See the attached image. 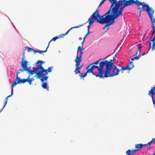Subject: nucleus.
Wrapping results in <instances>:
<instances>
[{
  "label": "nucleus",
  "mask_w": 155,
  "mask_h": 155,
  "mask_svg": "<svg viewBox=\"0 0 155 155\" xmlns=\"http://www.w3.org/2000/svg\"><path fill=\"white\" fill-rule=\"evenodd\" d=\"M108 56L105 57L104 59H106ZM93 66L94 68H97L98 70V73L96 72L95 75L100 78L112 77L118 75L120 72L119 69L114 65L113 59L109 61L105 60L99 63V66L95 65Z\"/></svg>",
  "instance_id": "obj_1"
},
{
  "label": "nucleus",
  "mask_w": 155,
  "mask_h": 155,
  "mask_svg": "<svg viewBox=\"0 0 155 155\" xmlns=\"http://www.w3.org/2000/svg\"><path fill=\"white\" fill-rule=\"evenodd\" d=\"M124 4L127 6L134 4L137 6L138 10H139V16L140 15L142 10L148 13L153 9L145 2H141L138 0H124Z\"/></svg>",
  "instance_id": "obj_2"
},
{
  "label": "nucleus",
  "mask_w": 155,
  "mask_h": 155,
  "mask_svg": "<svg viewBox=\"0 0 155 155\" xmlns=\"http://www.w3.org/2000/svg\"><path fill=\"white\" fill-rule=\"evenodd\" d=\"M110 11H108L104 15L101 16L99 14V16L97 20V22L101 24L107 23L104 25L103 29H104L106 27H108L110 25L113 24L114 22V20L117 18L114 17L112 13L110 12Z\"/></svg>",
  "instance_id": "obj_3"
},
{
  "label": "nucleus",
  "mask_w": 155,
  "mask_h": 155,
  "mask_svg": "<svg viewBox=\"0 0 155 155\" xmlns=\"http://www.w3.org/2000/svg\"><path fill=\"white\" fill-rule=\"evenodd\" d=\"M111 3V5L110 9L109 11H110V12L111 13L113 12H115L118 11L120 7L122 5L123 2L124 3V0H120L119 2L117 0H108Z\"/></svg>",
  "instance_id": "obj_4"
},
{
  "label": "nucleus",
  "mask_w": 155,
  "mask_h": 155,
  "mask_svg": "<svg viewBox=\"0 0 155 155\" xmlns=\"http://www.w3.org/2000/svg\"><path fill=\"white\" fill-rule=\"evenodd\" d=\"M45 62V61L40 60L38 61L37 62V64L40 63V64H39L38 68H40L41 72H39L38 74L40 76H41V77H44V76H47L48 74V73L51 72L52 71L51 69L52 67H49L47 70L44 69L42 67V64Z\"/></svg>",
  "instance_id": "obj_5"
},
{
  "label": "nucleus",
  "mask_w": 155,
  "mask_h": 155,
  "mask_svg": "<svg viewBox=\"0 0 155 155\" xmlns=\"http://www.w3.org/2000/svg\"><path fill=\"white\" fill-rule=\"evenodd\" d=\"M99 9H97L95 12L91 15L90 17L88 19V22L89 25L87 26V32L90 31H89V28H90V25L94 22L93 20H96L97 22L98 17L99 13Z\"/></svg>",
  "instance_id": "obj_6"
},
{
  "label": "nucleus",
  "mask_w": 155,
  "mask_h": 155,
  "mask_svg": "<svg viewBox=\"0 0 155 155\" xmlns=\"http://www.w3.org/2000/svg\"><path fill=\"white\" fill-rule=\"evenodd\" d=\"M80 47V46H79L78 47L77 52L76 54V58L74 61L76 63L75 67L77 66L79 70H80L82 68L83 66V65H82L80 66H79L80 64L82 61L81 58L83 54L84 51V49H83L82 48L81 49H80V54L79 57H78V52Z\"/></svg>",
  "instance_id": "obj_7"
},
{
  "label": "nucleus",
  "mask_w": 155,
  "mask_h": 155,
  "mask_svg": "<svg viewBox=\"0 0 155 155\" xmlns=\"http://www.w3.org/2000/svg\"><path fill=\"white\" fill-rule=\"evenodd\" d=\"M154 12V9H152L150 11L147 13L149 16L152 23V28L153 29V31L151 35V38H152L154 34L155 33V18H154L153 15Z\"/></svg>",
  "instance_id": "obj_8"
},
{
  "label": "nucleus",
  "mask_w": 155,
  "mask_h": 155,
  "mask_svg": "<svg viewBox=\"0 0 155 155\" xmlns=\"http://www.w3.org/2000/svg\"><path fill=\"white\" fill-rule=\"evenodd\" d=\"M24 54L22 57V60L21 63V67L23 69H20L19 70L17 74V75H18V74L21 72H23L24 71L28 70V66H27L28 62L26 60H24Z\"/></svg>",
  "instance_id": "obj_9"
},
{
  "label": "nucleus",
  "mask_w": 155,
  "mask_h": 155,
  "mask_svg": "<svg viewBox=\"0 0 155 155\" xmlns=\"http://www.w3.org/2000/svg\"><path fill=\"white\" fill-rule=\"evenodd\" d=\"M39 64L38 66V68H35V69L34 70H29V68L28 67V70H27V72L30 75H32L33 74H36L37 75V76L38 78H40L41 77V76H40L38 73L39 72H41L40 70V68H38ZM35 69V68H34Z\"/></svg>",
  "instance_id": "obj_10"
},
{
  "label": "nucleus",
  "mask_w": 155,
  "mask_h": 155,
  "mask_svg": "<svg viewBox=\"0 0 155 155\" xmlns=\"http://www.w3.org/2000/svg\"><path fill=\"white\" fill-rule=\"evenodd\" d=\"M127 6L124 4L123 6H122L117 12H113L111 13L114 16H115L114 17L117 18L119 16H122V12L124 10V8L127 7Z\"/></svg>",
  "instance_id": "obj_11"
},
{
  "label": "nucleus",
  "mask_w": 155,
  "mask_h": 155,
  "mask_svg": "<svg viewBox=\"0 0 155 155\" xmlns=\"http://www.w3.org/2000/svg\"><path fill=\"white\" fill-rule=\"evenodd\" d=\"M134 67V64L133 63V61H130L128 64L125 67H122L121 68L120 70V71H122V73H123V71L126 70H131Z\"/></svg>",
  "instance_id": "obj_12"
},
{
  "label": "nucleus",
  "mask_w": 155,
  "mask_h": 155,
  "mask_svg": "<svg viewBox=\"0 0 155 155\" xmlns=\"http://www.w3.org/2000/svg\"><path fill=\"white\" fill-rule=\"evenodd\" d=\"M48 78V76H44V77H40V78L41 81L42 82L41 86L44 89H47V86L48 85V83L47 82H44V81H46Z\"/></svg>",
  "instance_id": "obj_13"
},
{
  "label": "nucleus",
  "mask_w": 155,
  "mask_h": 155,
  "mask_svg": "<svg viewBox=\"0 0 155 155\" xmlns=\"http://www.w3.org/2000/svg\"><path fill=\"white\" fill-rule=\"evenodd\" d=\"M91 65L90 64L89 65H88L87 67L86 68V71L84 73V75L83 76V77L86 76L87 73H91L93 75H95V74H94L93 71V70L94 69V67H93V66H92L91 67L89 68V67Z\"/></svg>",
  "instance_id": "obj_14"
},
{
  "label": "nucleus",
  "mask_w": 155,
  "mask_h": 155,
  "mask_svg": "<svg viewBox=\"0 0 155 155\" xmlns=\"http://www.w3.org/2000/svg\"><path fill=\"white\" fill-rule=\"evenodd\" d=\"M19 84V83H18V81L17 80H16V79L13 82L11 87V95H9L6 97L7 98H8V97H11L13 95V87H15L17 84Z\"/></svg>",
  "instance_id": "obj_15"
},
{
  "label": "nucleus",
  "mask_w": 155,
  "mask_h": 155,
  "mask_svg": "<svg viewBox=\"0 0 155 155\" xmlns=\"http://www.w3.org/2000/svg\"><path fill=\"white\" fill-rule=\"evenodd\" d=\"M27 80L25 79H20V78L18 77V75H16V80L18 81V83H24L26 82Z\"/></svg>",
  "instance_id": "obj_16"
},
{
  "label": "nucleus",
  "mask_w": 155,
  "mask_h": 155,
  "mask_svg": "<svg viewBox=\"0 0 155 155\" xmlns=\"http://www.w3.org/2000/svg\"><path fill=\"white\" fill-rule=\"evenodd\" d=\"M138 48V50L136 52V55L137 56L140 54V51L141 50L142 47L140 44H139L137 45Z\"/></svg>",
  "instance_id": "obj_17"
},
{
  "label": "nucleus",
  "mask_w": 155,
  "mask_h": 155,
  "mask_svg": "<svg viewBox=\"0 0 155 155\" xmlns=\"http://www.w3.org/2000/svg\"><path fill=\"white\" fill-rule=\"evenodd\" d=\"M143 147V144L142 143L137 144L135 145V148L137 150H140Z\"/></svg>",
  "instance_id": "obj_18"
},
{
  "label": "nucleus",
  "mask_w": 155,
  "mask_h": 155,
  "mask_svg": "<svg viewBox=\"0 0 155 155\" xmlns=\"http://www.w3.org/2000/svg\"><path fill=\"white\" fill-rule=\"evenodd\" d=\"M8 100V98L7 97H6L5 100L4 104H3V107L2 109L0 110V113L3 110L4 107H5V105H6L7 101Z\"/></svg>",
  "instance_id": "obj_19"
},
{
  "label": "nucleus",
  "mask_w": 155,
  "mask_h": 155,
  "mask_svg": "<svg viewBox=\"0 0 155 155\" xmlns=\"http://www.w3.org/2000/svg\"><path fill=\"white\" fill-rule=\"evenodd\" d=\"M60 38L58 36H56L54 38H53L49 42L48 44V47H49V45L50 43L52 41H55L57 39L59 38Z\"/></svg>",
  "instance_id": "obj_20"
},
{
  "label": "nucleus",
  "mask_w": 155,
  "mask_h": 155,
  "mask_svg": "<svg viewBox=\"0 0 155 155\" xmlns=\"http://www.w3.org/2000/svg\"><path fill=\"white\" fill-rule=\"evenodd\" d=\"M30 75H29L28 77V78L26 79V80H27L26 82H27L30 85H31L32 84V82L31 81V80L30 79Z\"/></svg>",
  "instance_id": "obj_21"
},
{
  "label": "nucleus",
  "mask_w": 155,
  "mask_h": 155,
  "mask_svg": "<svg viewBox=\"0 0 155 155\" xmlns=\"http://www.w3.org/2000/svg\"><path fill=\"white\" fill-rule=\"evenodd\" d=\"M83 25V24H82L80 25H79L77 26H75V27H71V28L69 29V30L68 31H70L73 28H78L79 27H81V26H82Z\"/></svg>",
  "instance_id": "obj_22"
},
{
  "label": "nucleus",
  "mask_w": 155,
  "mask_h": 155,
  "mask_svg": "<svg viewBox=\"0 0 155 155\" xmlns=\"http://www.w3.org/2000/svg\"><path fill=\"white\" fill-rule=\"evenodd\" d=\"M69 31L68 30L67 32L65 33V34H61L59 35V36L61 38H63L64 36H65V35H67L68 33V32H69Z\"/></svg>",
  "instance_id": "obj_23"
},
{
  "label": "nucleus",
  "mask_w": 155,
  "mask_h": 155,
  "mask_svg": "<svg viewBox=\"0 0 155 155\" xmlns=\"http://www.w3.org/2000/svg\"><path fill=\"white\" fill-rule=\"evenodd\" d=\"M100 59H99L97 61H95V62H94V63L92 64H91V65H96L97 64L99 63L100 62Z\"/></svg>",
  "instance_id": "obj_24"
},
{
  "label": "nucleus",
  "mask_w": 155,
  "mask_h": 155,
  "mask_svg": "<svg viewBox=\"0 0 155 155\" xmlns=\"http://www.w3.org/2000/svg\"><path fill=\"white\" fill-rule=\"evenodd\" d=\"M26 48L28 49V52H30L32 51H34V49L32 48L28 47H26Z\"/></svg>",
  "instance_id": "obj_25"
},
{
  "label": "nucleus",
  "mask_w": 155,
  "mask_h": 155,
  "mask_svg": "<svg viewBox=\"0 0 155 155\" xmlns=\"http://www.w3.org/2000/svg\"><path fill=\"white\" fill-rule=\"evenodd\" d=\"M48 48V47H47L46 50H45V51H40L39 50L38 53H39L40 54H41L43 52H46L47 51V50Z\"/></svg>",
  "instance_id": "obj_26"
},
{
  "label": "nucleus",
  "mask_w": 155,
  "mask_h": 155,
  "mask_svg": "<svg viewBox=\"0 0 155 155\" xmlns=\"http://www.w3.org/2000/svg\"><path fill=\"white\" fill-rule=\"evenodd\" d=\"M136 149H133L132 150H130L131 152H129L131 153L130 154H134V153L135 152V151L136 150Z\"/></svg>",
  "instance_id": "obj_27"
},
{
  "label": "nucleus",
  "mask_w": 155,
  "mask_h": 155,
  "mask_svg": "<svg viewBox=\"0 0 155 155\" xmlns=\"http://www.w3.org/2000/svg\"><path fill=\"white\" fill-rule=\"evenodd\" d=\"M76 67V68H75V70L74 71V72L75 73V74H77L76 73H77V71H78V70H79L78 68V67Z\"/></svg>",
  "instance_id": "obj_28"
},
{
  "label": "nucleus",
  "mask_w": 155,
  "mask_h": 155,
  "mask_svg": "<svg viewBox=\"0 0 155 155\" xmlns=\"http://www.w3.org/2000/svg\"><path fill=\"white\" fill-rule=\"evenodd\" d=\"M91 33V32H90V31H88V32H87V33L84 36V37L83 38V39H85V38H86V37H87V35L89 34L90 33Z\"/></svg>",
  "instance_id": "obj_29"
},
{
  "label": "nucleus",
  "mask_w": 155,
  "mask_h": 155,
  "mask_svg": "<svg viewBox=\"0 0 155 155\" xmlns=\"http://www.w3.org/2000/svg\"><path fill=\"white\" fill-rule=\"evenodd\" d=\"M134 58H135L136 60H138L140 58L138 57V56L136 55V54L134 55Z\"/></svg>",
  "instance_id": "obj_30"
},
{
  "label": "nucleus",
  "mask_w": 155,
  "mask_h": 155,
  "mask_svg": "<svg viewBox=\"0 0 155 155\" xmlns=\"http://www.w3.org/2000/svg\"><path fill=\"white\" fill-rule=\"evenodd\" d=\"M84 40H84V39H83V41H82V42H81V47L79 49V50L80 51V49H81L82 48L83 49H84V48H83V47H82V45H83V43L84 42Z\"/></svg>",
  "instance_id": "obj_31"
},
{
  "label": "nucleus",
  "mask_w": 155,
  "mask_h": 155,
  "mask_svg": "<svg viewBox=\"0 0 155 155\" xmlns=\"http://www.w3.org/2000/svg\"><path fill=\"white\" fill-rule=\"evenodd\" d=\"M130 152H131L130 150H128L126 152L127 155H130L131 153H129Z\"/></svg>",
  "instance_id": "obj_32"
},
{
  "label": "nucleus",
  "mask_w": 155,
  "mask_h": 155,
  "mask_svg": "<svg viewBox=\"0 0 155 155\" xmlns=\"http://www.w3.org/2000/svg\"><path fill=\"white\" fill-rule=\"evenodd\" d=\"M104 1L103 0L102 1L100 2L99 5L98 7H99L100 6L103 4L104 3Z\"/></svg>",
  "instance_id": "obj_33"
},
{
  "label": "nucleus",
  "mask_w": 155,
  "mask_h": 155,
  "mask_svg": "<svg viewBox=\"0 0 155 155\" xmlns=\"http://www.w3.org/2000/svg\"><path fill=\"white\" fill-rule=\"evenodd\" d=\"M84 73H80V74L79 75V76L81 78L84 77H83Z\"/></svg>",
  "instance_id": "obj_34"
},
{
  "label": "nucleus",
  "mask_w": 155,
  "mask_h": 155,
  "mask_svg": "<svg viewBox=\"0 0 155 155\" xmlns=\"http://www.w3.org/2000/svg\"><path fill=\"white\" fill-rule=\"evenodd\" d=\"M39 50H34V51L33 52L34 53H35L36 52H38V53Z\"/></svg>",
  "instance_id": "obj_35"
},
{
  "label": "nucleus",
  "mask_w": 155,
  "mask_h": 155,
  "mask_svg": "<svg viewBox=\"0 0 155 155\" xmlns=\"http://www.w3.org/2000/svg\"><path fill=\"white\" fill-rule=\"evenodd\" d=\"M78 71H77V73H76L77 74H79L80 73V70H78Z\"/></svg>",
  "instance_id": "obj_36"
},
{
  "label": "nucleus",
  "mask_w": 155,
  "mask_h": 155,
  "mask_svg": "<svg viewBox=\"0 0 155 155\" xmlns=\"http://www.w3.org/2000/svg\"><path fill=\"white\" fill-rule=\"evenodd\" d=\"M130 58H131V61H133L134 60V59H135L134 58H132L131 57Z\"/></svg>",
  "instance_id": "obj_37"
},
{
  "label": "nucleus",
  "mask_w": 155,
  "mask_h": 155,
  "mask_svg": "<svg viewBox=\"0 0 155 155\" xmlns=\"http://www.w3.org/2000/svg\"><path fill=\"white\" fill-rule=\"evenodd\" d=\"M147 52L146 53H144L142 54H141V56H143L145 54H147Z\"/></svg>",
  "instance_id": "obj_38"
},
{
  "label": "nucleus",
  "mask_w": 155,
  "mask_h": 155,
  "mask_svg": "<svg viewBox=\"0 0 155 155\" xmlns=\"http://www.w3.org/2000/svg\"><path fill=\"white\" fill-rule=\"evenodd\" d=\"M152 140V141H154V143L155 144V138H153Z\"/></svg>",
  "instance_id": "obj_39"
},
{
  "label": "nucleus",
  "mask_w": 155,
  "mask_h": 155,
  "mask_svg": "<svg viewBox=\"0 0 155 155\" xmlns=\"http://www.w3.org/2000/svg\"><path fill=\"white\" fill-rule=\"evenodd\" d=\"M30 79L31 80V82H32V81H33L34 80V79L33 78H30Z\"/></svg>",
  "instance_id": "obj_40"
},
{
  "label": "nucleus",
  "mask_w": 155,
  "mask_h": 155,
  "mask_svg": "<svg viewBox=\"0 0 155 155\" xmlns=\"http://www.w3.org/2000/svg\"><path fill=\"white\" fill-rule=\"evenodd\" d=\"M152 141L151 140V141L150 142H149L148 143V144H150L152 142Z\"/></svg>",
  "instance_id": "obj_41"
},
{
  "label": "nucleus",
  "mask_w": 155,
  "mask_h": 155,
  "mask_svg": "<svg viewBox=\"0 0 155 155\" xmlns=\"http://www.w3.org/2000/svg\"><path fill=\"white\" fill-rule=\"evenodd\" d=\"M148 144V143H147L146 144H143V146H147Z\"/></svg>",
  "instance_id": "obj_42"
},
{
  "label": "nucleus",
  "mask_w": 155,
  "mask_h": 155,
  "mask_svg": "<svg viewBox=\"0 0 155 155\" xmlns=\"http://www.w3.org/2000/svg\"><path fill=\"white\" fill-rule=\"evenodd\" d=\"M116 54L113 57V58H114V57L115 56Z\"/></svg>",
  "instance_id": "obj_43"
},
{
  "label": "nucleus",
  "mask_w": 155,
  "mask_h": 155,
  "mask_svg": "<svg viewBox=\"0 0 155 155\" xmlns=\"http://www.w3.org/2000/svg\"><path fill=\"white\" fill-rule=\"evenodd\" d=\"M105 2V1H106L107 0H103Z\"/></svg>",
  "instance_id": "obj_44"
},
{
  "label": "nucleus",
  "mask_w": 155,
  "mask_h": 155,
  "mask_svg": "<svg viewBox=\"0 0 155 155\" xmlns=\"http://www.w3.org/2000/svg\"><path fill=\"white\" fill-rule=\"evenodd\" d=\"M153 155H155V153H154V154Z\"/></svg>",
  "instance_id": "obj_45"
},
{
  "label": "nucleus",
  "mask_w": 155,
  "mask_h": 155,
  "mask_svg": "<svg viewBox=\"0 0 155 155\" xmlns=\"http://www.w3.org/2000/svg\"><path fill=\"white\" fill-rule=\"evenodd\" d=\"M150 50V49L148 51V52H149V51Z\"/></svg>",
  "instance_id": "obj_46"
},
{
  "label": "nucleus",
  "mask_w": 155,
  "mask_h": 155,
  "mask_svg": "<svg viewBox=\"0 0 155 155\" xmlns=\"http://www.w3.org/2000/svg\"><path fill=\"white\" fill-rule=\"evenodd\" d=\"M131 155H133V154H131ZM133 155H134V154H133Z\"/></svg>",
  "instance_id": "obj_47"
}]
</instances>
